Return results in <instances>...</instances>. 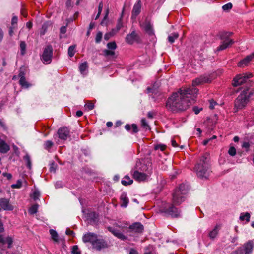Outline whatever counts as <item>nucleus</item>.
I'll use <instances>...</instances> for the list:
<instances>
[{
    "instance_id": "69168bd1",
    "label": "nucleus",
    "mask_w": 254,
    "mask_h": 254,
    "mask_svg": "<svg viewBox=\"0 0 254 254\" xmlns=\"http://www.w3.org/2000/svg\"><path fill=\"white\" fill-rule=\"evenodd\" d=\"M55 187L57 188H60L62 187V183L61 182H57L55 184Z\"/></svg>"
},
{
    "instance_id": "ea45409f",
    "label": "nucleus",
    "mask_w": 254,
    "mask_h": 254,
    "mask_svg": "<svg viewBox=\"0 0 254 254\" xmlns=\"http://www.w3.org/2000/svg\"><path fill=\"white\" fill-rule=\"evenodd\" d=\"M40 195V193L39 190H35L31 196L34 200H36L39 199Z\"/></svg>"
},
{
    "instance_id": "b1692460",
    "label": "nucleus",
    "mask_w": 254,
    "mask_h": 254,
    "mask_svg": "<svg viewBox=\"0 0 254 254\" xmlns=\"http://www.w3.org/2000/svg\"><path fill=\"white\" fill-rule=\"evenodd\" d=\"M131 128H132V133H136L138 132L137 126L135 124H132L131 125L129 124H126L125 126V128L128 131H130Z\"/></svg>"
},
{
    "instance_id": "2f4dec72",
    "label": "nucleus",
    "mask_w": 254,
    "mask_h": 254,
    "mask_svg": "<svg viewBox=\"0 0 254 254\" xmlns=\"http://www.w3.org/2000/svg\"><path fill=\"white\" fill-rule=\"evenodd\" d=\"M26 44L24 41H21L20 43V54L24 55L26 53Z\"/></svg>"
},
{
    "instance_id": "6e6552de",
    "label": "nucleus",
    "mask_w": 254,
    "mask_h": 254,
    "mask_svg": "<svg viewBox=\"0 0 254 254\" xmlns=\"http://www.w3.org/2000/svg\"><path fill=\"white\" fill-rule=\"evenodd\" d=\"M252 77L251 73L240 74L233 79V85L234 86H239L247 82V80Z\"/></svg>"
},
{
    "instance_id": "4468645a",
    "label": "nucleus",
    "mask_w": 254,
    "mask_h": 254,
    "mask_svg": "<svg viewBox=\"0 0 254 254\" xmlns=\"http://www.w3.org/2000/svg\"><path fill=\"white\" fill-rule=\"evenodd\" d=\"M125 40L127 43L129 44H132L134 42L138 43L140 41V37L134 30L131 33L127 35Z\"/></svg>"
},
{
    "instance_id": "c756f323",
    "label": "nucleus",
    "mask_w": 254,
    "mask_h": 254,
    "mask_svg": "<svg viewBox=\"0 0 254 254\" xmlns=\"http://www.w3.org/2000/svg\"><path fill=\"white\" fill-rule=\"evenodd\" d=\"M250 214L248 212H246L245 213H242L240 214V220L241 221H244L246 220L247 222L250 221Z\"/></svg>"
},
{
    "instance_id": "412c9836",
    "label": "nucleus",
    "mask_w": 254,
    "mask_h": 254,
    "mask_svg": "<svg viewBox=\"0 0 254 254\" xmlns=\"http://www.w3.org/2000/svg\"><path fill=\"white\" fill-rule=\"evenodd\" d=\"M87 218L90 223L96 224L98 221V215L95 212H91L88 214Z\"/></svg>"
},
{
    "instance_id": "774afa93",
    "label": "nucleus",
    "mask_w": 254,
    "mask_h": 254,
    "mask_svg": "<svg viewBox=\"0 0 254 254\" xmlns=\"http://www.w3.org/2000/svg\"><path fill=\"white\" fill-rule=\"evenodd\" d=\"M76 115L77 117H81L83 115V112H82V111H80V110L77 111L76 112Z\"/></svg>"
},
{
    "instance_id": "c85d7f7f",
    "label": "nucleus",
    "mask_w": 254,
    "mask_h": 254,
    "mask_svg": "<svg viewBox=\"0 0 254 254\" xmlns=\"http://www.w3.org/2000/svg\"><path fill=\"white\" fill-rule=\"evenodd\" d=\"M50 234L51 235L52 239L56 242H58L59 241V236L58 234L57 233V232L53 230V229H50Z\"/></svg>"
},
{
    "instance_id": "864d4df0",
    "label": "nucleus",
    "mask_w": 254,
    "mask_h": 254,
    "mask_svg": "<svg viewBox=\"0 0 254 254\" xmlns=\"http://www.w3.org/2000/svg\"><path fill=\"white\" fill-rule=\"evenodd\" d=\"M202 110V108H199L197 106H194L193 107V111L194 112L195 114H198Z\"/></svg>"
},
{
    "instance_id": "c9c22d12",
    "label": "nucleus",
    "mask_w": 254,
    "mask_h": 254,
    "mask_svg": "<svg viewBox=\"0 0 254 254\" xmlns=\"http://www.w3.org/2000/svg\"><path fill=\"white\" fill-rule=\"evenodd\" d=\"M5 240V244L7 243L8 244V248H11L12 247V244L13 243V239L10 236L7 237Z\"/></svg>"
},
{
    "instance_id": "7c9ffc66",
    "label": "nucleus",
    "mask_w": 254,
    "mask_h": 254,
    "mask_svg": "<svg viewBox=\"0 0 254 254\" xmlns=\"http://www.w3.org/2000/svg\"><path fill=\"white\" fill-rule=\"evenodd\" d=\"M179 37V34L177 33H173L169 35L168 37V41L170 43L174 42L175 40L177 39Z\"/></svg>"
},
{
    "instance_id": "5fc2aeb1",
    "label": "nucleus",
    "mask_w": 254,
    "mask_h": 254,
    "mask_svg": "<svg viewBox=\"0 0 254 254\" xmlns=\"http://www.w3.org/2000/svg\"><path fill=\"white\" fill-rule=\"evenodd\" d=\"M112 34H111L110 32L106 33L104 35L105 40H106L107 41L109 40L113 36Z\"/></svg>"
},
{
    "instance_id": "393cba45",
    "label": "nucleus",
    "mask_w": 254,
    "mask_h": 254,
    "mask_svg": "<svg viewBox=\"0 0 254 254\" xmlns=\"http://www.w3.org/2000/svg\"><path fill=\"white\" fill-rule=\"evenodd\" d=\"M52 23L48 21L43 23L42 26L41 30L40 31L41 35H44L47 31V29L51 26Z\"/></svg>"
},
{
    "instance_id": "f704fd0d",
    "label": "nucleus",
    "mask_w": 254,
    "mask_h": 254,
    "mask_svg": "<svg viewBox=\"0 0 254 254\" xmlns=\"http://www.w3.org/2000/svg\"><path fill=\"white\" fill-rule=\"evenodd\" d=\"M19 84L22 87L24 88H28L30 85L29 84H28V83L26 80L25 78L20 79Z\"/></svg>"
},
{
    "instance_id": "37998d69",
    "label": "nucleus",
    "mask_w": 254,
    "mask_h": 254,
    "mask_svg": "<svg viewBox=\"0 0 254 254\" xmlns=\"http://www.w3.org/2000/svg\"><path fill=\"white\" fill-rule=\"evenodd\" d=\"M22 187V182L20 180H17L16 184H14L11 185L12 188L19 189Z\"/></svg>"
},
{
    "instance_id": "bf43d9fd",
    "label": "nucleus",
    "mask_w": 254,
    "mask_h": 254,
    "mask_svg": "<svg viewBox=\"0 0 254 254\" xmlns=\"http://www.w3.org/2000/svg\"><path fill=\"white\" fill-rule=\"evenodd\" d=\"M103 7V3L102 2H100L98 6V12L101 13Z\"/></svg>"
},
{
    "instance_id": "2eb2a0df",
    "label": "nucleus",
    "mask_w": 254,
    "mask_h": 254,
    "mask_svg": "<svg viewBox=\"0 0 254 254\" xmlns=\"http://www.w3.org/2000/svg\"><path fill=\"white\" fill-rule=\"evenodd\" d=\"M97 238V235L95 233L88 232L83 236L82 241L84 243L89 242L93 245Z\"/></svg>"
},
{
    "instance_id": "f3484780",
    "label": "nucleus",
    "mask_w": 254,
    "mask_h": 254,
    "mask_svg": "<svg viewBox=\"0 0 254 254\" xmlns=\"http://www.w3.org/2000/svg\"><path fill=\"white\" fill-rule=\"evenodd\" d=\"M70 131L66 127H61L58 129L57 133L59 138L61 140H65L69 136Z\"/></svg>"
},
{
    "instance_id": "0eeeda50",
    "label": "nucleus",
    "mask_w": 254,
    "mask_h": 254,
    "mask_svg": "<svg viewBox=\"0 0 254 254\" xmlns=\"http://www.w3.org/2000/svg\"><path fill=\"white\" fill-rule=\"evenodd\" d=\"M53 55V48L51 45H48L44 49L41 56V60L43 63L48 64L51 63Z\"/></svg>"
},
{
    "instance_id": "79ce46f5",
    "label": "nucleus",
    "mask_w": 254,
    "mask_h": 254,
    "mask_svg": "<svg viewBox=\"0 0 254 254\" xmlns=\"http://www.w3.org/2000/svg\"><path fill=\"white\" fill-rule=\"evenodd\" d=\"M72 253L73 254H81V251H80L78 246H73L72 249Z\"/></svg>"
},
{
    "instance_id": "f8f14e48",
    "label": "nucleus",
    "mask_w": 254,
    "mask_h": 254,
    "mask_svg": "<svg viewBox=\"0 0 254 254\" xmlns=\"http://www.w3.org/2000/svg\"><path fill=\"white\" fill-rule=\"evenodd\" d=\"M144 229L143 225L140 222H135L128 226V229L127 230V233H132L135 234L141 233Z\"/></svg>"
},
{
    "instance_id": "c03bdc74",
    "label": "nucleus",
    "mask_w": 254,
    "mask_h": 254,
    "mask_svg": "<svg viewBox=\"0 0 254 254\" xmlns=\"http://www.w3.org/2000/svg\"><path fill=\"white\" fill-rule=\"evenodd\" d=\"M123 26V20H122V15L121 16V17L118 20L117 24L116 25V28H117V30H120L121 28Z\"/></svg>"
},
{
    "instance_id": "9b49d317",
    "label": "nucleus",
    "mask_w": 254,
    "mask_h": 254,
    "mask_svg": "<svg viewBox=\"0 0 254 254\" xmlns=\"http://www.w3.org/2000/svg\"><path fill=\"white\" fill-rule=\"evenodd\" d=\"M140 26L149 36L154 35L153 25L147 18L144 22H140Z\"/></svg>"
},
{
    "instance_id": "49530a36",
    "label": "nucleus",
    "mask_w": 254,
    "mask_h": 254,
    "mask_svg": "<svg viewBox=\"0 0 254 254\" xmlns=\"http://www.w3.org/2000/svg\"><path fill=\"white\" fill-rule=\"evenodd\" d=\"M102 38V33L101 32H98L96 35L95 38V41L97 43H99L101 42Z\"/></svg>"
},
{
    "instance_id": "bb28decb",
    "label": "nucleus",
    "mask_w": 254,
    "mask_h": 254,
    "mask_svg": "<svg viewBox=\"0 0 254 254\" xmlns=\"http://www.w3.org/2000/svg\"><path fill=\"white\" fill-rule=\"evenodd\" d=\"M219 229V226L216 225L214 228L210 232L209 237L210 239H214L216 237L218 233Z\"/></svg>"
},
{
    "instance_id": "e2e57ef3",
    "label": "nucleus",
    "mask_w": 254,
    "mask_h": 254,
    "mask_svg": "<svg viewBox=\"0 0 254 254\" xmlns=\"http://www.w3.org/2000/svg\"><path fill=\"white\" fill-rule=\"evenodd\" d=\"M129 254H138V252L134 249H130Z\"/></svg>"
},
{
    "instance_id": "4d7b16f0",
    "label": "nucleus",
    "mask_w": 254,
    "mask_h": 254,
    "mask_svg": "<svg viewBox=\"0 0 254 254\" xmlns=\"http://www.w3.org/2000/svg\"><path fill=\"white\" fill-rule=\"evenodd\" d=\"M3 176L6 177L8 180H10L12 178V175L11 174L8 173H3Z\"/></svg>"
},
{
    "instance_id": "0e129e2a",
    "label": "nucleus",
    "mask_w": 254,
    "mask_h": 254,
    "mask_svg": "<svg viewBox=\"0 0 254 254\" xmlns=\"http://www.w3.org/2000/svg\"><path fill=\"white\" fill-rule=\"evenodd\" d=\"M118 31H119V30H117V28H116V29H113L112 30V31L111 32H110V33L112 34V35L113 36L114 35H115L118 32Z\"/></svg>"
},
{
    "instance_id": "4be33fe9",
    "label": "nucleus",
    "mask_w": 254,
    "mask_h": 254,
    "mask_svg": "<svg viewBox=\"0 0 254 254\" xmlns=\"http://www.w3.org/2000/svg\"><path fill=\"white\" fill-rule=\"evenodd\" d=\"M9 150V146L4 140H0V153L5 154L7 153Z\"/></svg>"
},
{
    "instance_id": "e433bc0d",
    "label": "nucleus",
    "mask_w": 254,
    "mask_h": 254,
    "mask_svg": "<svg viewBox=\"0 0 254 254\" xmlns=\"http://www.w3.org/2000/svg\"><path fill=\"white\" fill-rule=\"evenodd\" d=\"M24 160L25 161L26 163L27 167L29 169H31V162L30 156L28 155H26L24 157Z\"/></svg>"
},
{
    "instance_id": "a211bd4d",
    "label": "nucleus",
    "mask_w": 254,
    "mask_h": 254,
    "mask_svg": "<svg viewBox=\"0 0 254 254\" xmlns=\"http://www.w3.org/2000/svg\"><path fill=\"white\" fill-rule=\"evenodd\" d=\"M133 178L137 181L141 182L145 181L149 176L147 173L141 172L138 170H135L132 172Z\"/></svg>"
},
{
    "instance_id": "09e8293b",
    "label": "nucleus",
    "mask_w": 254,
    "mask_h": 254,
    "mask_svg": "<svg viewBox=\"0 0 254 254\" xmlns=\"http://www.w3.org/2000/svg\"><path fill=\"white\" fill-rule=\"evenodd\" d=\"M165 148L166 146L162 144H158L154 146V149L156 150H160L161 151H163L165 149Z\"/></svg>"
},
{
    "instance_id": "cd10ccee",
    "label": "nucleus",
    "mask_w": 254,
    "mask_h": 254,
    "mask_svg": "<svg viewBox=\"0 0 254 254\" xmlns=\"http://www.w3.org/2000/svg\"><path fill=\"white\" fill-rule=\"evenodd\" d=\"M133 180L131 179L128 176H125L122 179L121 183L124 186H127L132 184Z\"/></svg>"
},
{
    "instance_id": "4c0bfd02",
    "label": "nucleus",
    "mask_w": 254,
    "mask_h": 254,
    "mask_svg": "<svg viewBox=\"0 0 254 254\" xmlns=\"http://www.w3.org/2000/svg\"><path fill=\"white\" fill-rule=\"evenodd\" d=\"M104 53L106 56H108V57H111L112 58H115V52L113 51L109 50H105L104 51Z\"/></svg>"
},
{
    "instance_id": "6ab92c4d",
    "label": "nucleus",
    "mask_w": 254,
    "mask_h": 254,
    "mask_svg": "<svg viewBox=\"0 0 254 254\" xmlns=\"http://www.w3.org/2000/svg\"><path fill=\"white\" fill-rule=\"evenodd\" d=\"M254 59V52L247 56L238 64L239 67H244L248 65L249 63Z\"/></svg>"
},
{
    "instance_id": "7ed1b4c3",
    "label": "nucleus",
    "mask_w": 254,
    "mask_h": 254,
    "mask_svg": "<svg viewBox=\"0 0 254 254\" xmlns=\"http://www.w3.org/2000/svg\"><path fill=\"white\" fill-rule=\"evenodd\" d=\"M128 224L126 221H118L113 224L112 226H108V230L114 236L121 240H126L127 237L123 232L128 229Z\"/></svg>"
},
{
    "instance_id": "13d9d810",
    "label": "nucleus",
    "mask_w": 254,
    "mask_h": 254,
    "mask_svg": "<svg viewBox=\"0 0 254 254\" xmlns=\"http://www.w3.org/2000/svg\"><path fill=\"white\" fill-rule=\"evenodd\" d=\"M66 32V27L65 26H62L60 28V32L61 33L64 34H65Z\"/></svg>"
},
{
    "instance_id": "8fccbe9b",
    "label": "nucleus",
    "mask_w": 254,
    "mask_h": 254,
    "mask_svg": "<svg viewBox=\"0 0 254 254\" xmlns=\"http://www.w3.org/2000/svg\"><path fill=\"white\" fill-rule=\"evenodd\" d=\"M228 153L230 155L234 156L236 153V150L234 147H231L228 151Z\"/></svg>"
},
{
    "instance_id": "58836bf2",
    "label": "nucleus",
    "mask_w": 254,
    "mask_h": 254,
    "mask_svg": "<svg viewBox=\"0 0 254 254\" xmlns=\"http://www.w3.org/2000/svg\"><path fill=\"white\" fill-rule=\"evenodd\" d=\"M141 126L145 129H150V127L145 119L143 118L141 121Z\"/></svg>"
},
{
    "instance_id": "ddd939ff",
    "label": "nucleus",
    "mask_w": 254,
    "mask_h": 254,
    "mask_svg": "<svg viewBox=\"0 0 254 254\" xmlns=\"http://www.w3.org/2000/svg\"><path fill=\"white\" fill-rule=\"evenodd\" d=\"M93 248L97 251H100L103 249L108 248V242L102 238H97L96 240L92 245Z\"/></svg>"
},
{
    "instance_id": "72a5a7b5",
    "label": "nucleus",
    "mask_w": 254,
    "mask_h": 254,
    "mask_svg": "<svg viewBox=\"0 0 254 254\" xmlns=\"http://www.w3.org/2000/svg\"><path fill=\"white\" fill-rule=\"evenodd\" d=\"M38 205L35 204L32 205L29 209V213L30 214H34L37 213L38 210Z\"/></svg>"
},
{
    "instance_id": "9d476101",
    "label": "nucleus",
    "mask_w": 254,
    "mask_h": 254,
    "mask_svg": "<svg viewBox=\"0 0 254 254\" xmlns=\"http://www.w3.org/2000/svg\"><path fill=\"white\" fill-rule=\"evenodd\" d=\"M136 170H138L140 172H145L147 175H149L151 174V165L150 163L148 164L142 163L140 160L137 161L135 165Z\"/></svg>"
},
{
    "instance_id": "1a4fd4ad",
    "label": "nucleus",
    "mask_w": 254,
    "mask_h": 254,
    "mask_svg": "<svg viewBox=\"0 0 254 254\" xmlns=\"http://www.w3.org/2000/svg\"><path fill=\"white\" fill-rule=\"evenodd\" d=\"M254 247V241L249 240L239 250V254H251Z\"/></svg>"
},
{
    "instance_id": "680f3d73",
    "label": "nucleus",
    "mask_w": 254,
    "mask_h": 254,
    "mask_svg": "<svg viewBox=\"0 0 254 254\" xmlns=\"http://www.w3.org/2000/svg\"><path fill=\"white\" fill-rule=\"evenodd\" d=\"M4 229L3 227V223H2L1 221L0 220V233H2L4 231Z\"/></svg>"
},
{
    "instance_id": "a878e982",
    "label": "nucleus",
    "mask_w": 254,
    "mask_h": 254,
    "mask_svg": "<svg viewBox=\"0 0 254 254\" xmlns=\"http://www.w3.org/2000/svg\"><path fill=\"white\" fill-rule=\"evenodd\" d=\"M79 68L80 73L83 75L85 74V71L88 68V65L87 62H84L81 63L79 65Z\"/></svg>"
},
{
    "instance_id": "3c124183",
    "label": "nucleus",
    "mask_w": 254,
    "mask_h": 254,
    "mask_svg": "<svg viewBox=\"0 0 254 254\" xmlns=\"http://www.w3.org/2000/svg\"><path fill=\"white\" fill-rule=\"evenodd\" d=\"M232 8V4L231 3H227L222 6V8L224 10H228Z\"/></svg>"
},
{
    "instance_id": "39448f33",
    "label": "nucleus",
    "mask_w": 254,
    "mask_h": 254,
    "mask_svg": "<svg viewBox=\"0 0 254 254\" xmlns=\"http://www.w3.org/2000/svg\"><path fill=\"white\" fill-rule=\"evenodd\" d=\"M253 90L250 88H247L244 90L238 96L235 102V108L237 110L242 109L244 108L249 99L253 95Z\"/></svg>"
},
{
    "instance_id": "de8ad7c7",
    "label": "nucleus",
    "mask_w": 254,
    "mask_h": 254,
    "mask_svg": "<svg viewBox=\"0 0 254 254\" xmlns=\"http://www.w3.org/2000/svg\"><path fill=\"white\" fill-rule=\"evenodd\" d=\"M85 107L89 110H91L94 109V105L93 103L91 102H88L87 104L85 105Z\"/></svg>"
},
{
    "instance_id": "20e7f679",
    "label": "nucleus",
    "mask_w": 254,
    "mask_h": 254,
    "mask_svg": "<svg viewBox=\"0 0 254 254\" xmlns=\"http://www.w3.org/2000/svg\"><path fill=\"white\" fill-rule=\"evenodd\" d=\"M209 156L208 154H205L200 159V163L195 167L198 177L201 178H207L209 175Z\"/></svg>"
},
{
    "instance_id": "5701e85b",
    "label": "nucleus",
    "mask_w": 254,
    "mask_h": 254,
    "mask_svg": "<svg viewBox=\"0 0 254 254\" xmlns=\"http://www.w3.org/2000/svg\"><path fill=\"white\" fill-rule=\"evenodd\" d=\"M120 199L122 202L121 204V206L123 207H127L129 199L127 196V194L126 192H123L120 196Z\"/></svg>"
},
{
    "instance_id": "6e6d98bb",
    "label": "nucleus",
    "mask_w": 254,
    "mask_h": 254,
    "mask_svg": "<svg viewBox=\"0 0 254 254\" xmlns=\"http://www.w3.org/2000/svg\"><path fill=\"white\" fill-rule=\"evenodd\" d=\"M216 102L213 100L210 101L209 108L211 109L214 108V106L216 105Z\"/></svg>"
},
{
    "instance_id": "aec40b11",
    "label": "nucleus",
    "mask_w": 254,
    "mask_h": 254,
    "mask_svg": "<svg viewBox=\"0 0 254 254\" xmlns=\"http://www.w3.org/2000/svg\"><path fill=\"white\" fill-rule=\"evenodd\" d=\"M141 10L140 1H138L134 4L132 10L131 18L135 19L136 16L140 13Z\"/></svg>"
},
{
    "instance_id": "473e14b6",
    "label": "nucleus",
    "mask_w": 254,
    "mask_h": 254,
    "mask_svg": "<svg viewBox=\"0 0 254 254\" xmlns=\"http://www.w3.org/2000/svg\"><path fill=\"white\" fill-rule=\"evenodd\" d=\"M75 45H71L69 47L68 50V54L69 57H72L74 55L75 53Z\"/></svg>"
},
{
    "instance_id": "a19ab883",
    "label": "nucleus",
    "mask_w": 254,
    "mask_h": 254,
    "mask_svg": "<svg viewBox=\"0 0 254 254\" xmlns=\"http://www.w3.org/2000/svg\"><path fill=\"white\" fill-rule=\"evenodd\" d=\"M53 145V143L50 140L46 141L44 143V148L49 150Z\"/></svg>"
},
{
    "instance_id": "dca6fc26",
    "label": "nucleus",
    "mask_w": 254,
    "mask_h": 254,
    "mask_svg": "<svg viewBox=\"0 0 254 254\" xmlns=\"http://www.w3.org/2000/svg\"><path fill=\"white\" fill-rule=\"evenodd\" d=\"M0 207L4 210L11 211L14 209L13 206L10 203L9 200L5 198L0 199Z\"/></svg>"
},
{
    "instance_id": "a18cd8bd",
    "label": "nucleus",
    "mask_w": 254,
    "mask_h": 254,
    "mask_svg": "<svg viewBox=\"0 0 254 254\" xmlns=\"http://www.w3.org/2000/svg\"><path fill=\"white\" fill-rule=\"evenodd\" d=\"M107 47L111 50H115L117 48V45L115 42H112L107 44Z\"/></svg>"
},
{
    "instance_id": "423d86ee",
    "label": "nucleus",
    "mask_w": 254,
    "mask_h": 254,
    "mask_svg": "<svg viewBox=\"0 0 254 254\" xmlns=\"http://www.w3.org/2000/svg\"><path fill=\"white\" fill-rule=\"evenodd\" d=\"M232 34L233 33L232 32H223L220 33V38L223 40V41L220 45L217 48V51L224 50L231 46L234 43V41L233 40L229 38Z\"/></svg>"
},
{
    "instance_id": "f257e3e1",
    "label": "nucleus",
    "mask_w": 254,
    "mask_h": 254,
    "mask_svg": "<svg viewBox=\"0 0 254 254\" xmlns=\"http://www.w3.org/2000/svg\"><path fill=\"white\" fill-rule=\"evenodd\" d=\"M212 79L210 76L202 75L192 81L193 86L209 83ZM198 89L194 87H182L177 92L173 93L166 102V108L172 112L182 111L187 110L190 104L195 101Z\"/></svg>"
},
{
    "instance_id": "338daca9",
    "label": "nucleus",
    "mask_w": 254,
    "mask_h": 254,
    "mask_svg": "<svg viewBox=\"0 0 254 254\" xmlns=\"http://www.w3.org/2000/svg\"><path fill=\"white\" fill-rule=\"evenodd\" d=\"M74 233L73 231L71 230H69V229H67L66 230V234L68 235H72Z\"/></svg>"
},
{
    "instance_id": "603ef678",
    "label": "nucleus",
    "mask_w": 254,
    "mask_h": 254,
    "mask_svg": "<svg viewBox=\"0 0 254 254\" xmlns=\"http://www.w3.org/2000/svg\"><path fill=\"white\" fill-rule=\"evenodd\" d=\"M242 147L243 148H246V151H249V148L250 147V143L248 142H244L242 145Z\"/></svg>"
},
{
    "instance_id": "f03ea898",
    "label": "nucleus",
    "mask_w": 254,
    "mask_h": 254,
    "mask_svg": "<svg viewBox=\"0 0 254 254\" xmlns=\"http://www.w3.org/2000/svg\"><path fill=\"white\" fill-rule=\"evenodd\" d=\"M189 189V186L186 184H181L178 188H176L172 194V204L164 207L162 212L167 216H170L173 218H177L181 216V211L174 206L179 205L185 200V195Z\"/></svg>"
},
{
    "instance_id": "052dcab7",
    "label": "nucleus",
    "mask_w": 254,
    "mask_h": 254,
    "mask_svg": "<svg viewBox=\"0 0 254 254\" xmlns=\"http://www.w3.org/2000/svg\"><path fill=\"white\" fill-rule=\"evenodd\" d=\"M18 20V18L16 16H13L12 20H11V23L12 25L17 23Z\"/></svg>"
}]
</instances>
